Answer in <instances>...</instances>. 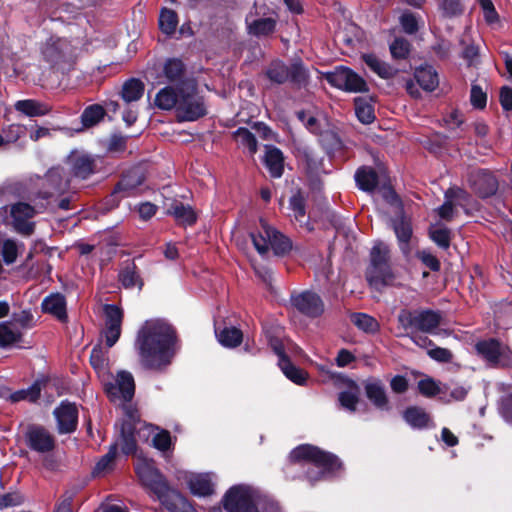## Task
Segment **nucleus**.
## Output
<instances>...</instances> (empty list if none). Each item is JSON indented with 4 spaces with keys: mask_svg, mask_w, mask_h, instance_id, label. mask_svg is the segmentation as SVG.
Masks as SVG:
<instances>
[{
    "mask_svg": "<svg viewBox=\"0 0 512 512\" xmlns=\"http://www.w3.org/2000/svg\"><path fill=\"white\" fill-rule=\"evenodd\" d=\"M175 331L161 320L146 321L138 332L136 348L142 364L160 370L170 364L175 353Z\"/></svg>",
    "mask_w": 512,
    "mask_h": 512,
    "instance_id": "1",
    "label": "nucleus"
},
{
    "mask_svg": "<svg viewBox=\"0 0 512 512\" xmlns=\"http://www.w3.org/2000/svg\"><path fill=\"white\" fill-rule=\"evenodd\" d=\"M79 56L78 43L66 37L51 36L40 46L41 62L53 73L67 74Z\"/></svg>",
    "mask_w": 512,
    "mask_h": 512,
    "instance_id": "2",
    "label": "nucleus"
},
{
    "mask_svg": "<svg viewBox=\"0 0 512 512\" xmlns=\"http://www.w3.org/2000/svg\"><path fill=\"white\" fill-rule=\"evenodd\" d=\"M289 458L292 462L302 463V467L307 470L306 477L311 482L318 481L341 467L336 456L308 444L293 449Z\"/></svg>",
    "mask_w": 512,
    "mask_h": 512,
    "instance_id": "3",
    "label": "nucleus"
},
{
    "mask_svg": "<svg viewBox=\"0 0 512 512\" xmlns=\"http://www.w3.org/2000/svg\"><path fill=\"white\" fill-rule=\"evenodd\" d=\"M389 249L382 242H377L370 252V265L366 270V280L370 287L382 291L385 287L394 285L395 275L389 264Z\"/></svg>",
    "mask_w": 512,
    "mask_h": 512,
    "instance_id": "4",
    "label": "nucleus"
},
{
    "mask_svg": "<svg viewBox=\"0 0 512 512\" xmlns=\"http://www.w3.org/2000/svg\"><path fill=\"white\" fill-rule=\"evenodd\" d=\"M179 100L176 117L179 121H196L207 113L204 99L197 92L196 84L183 81L179 85Z\"/></svg>",
    "mask_w": 512,
    "mask_h": 512,
    "instance_id": "5",
    "label": "nucleus"
},
{
    "mask_svg": "<svg viewBox=\"0 0 512 512\" xmlns=\"http://www.w3.org/2000/svg\"><path fill=\"white\" fill-rule=\"evenodd\" d=\"M254 247L259 254H266L272 249L277 256H283L292 249V242L266 221L260 220V226L256 232L250 234Z\"/></svg>",
    "mask_w": 512,
    "mask_h": 512,
    "instance_id": "6",
    "label": "nucleus"
},
{
    "mask_svg": "<svg viewBox=\"0 0 512 512\" xmlns=\"http://www.w3.org/2000/svg\"><path fill=\"white\" fill-rule=\"evenodd\" d=\"M135 472L143 486L155 494L159 501L167 503L170 488L153 460L138 457L135 463Z\"/></svg>",
    "mask_w": 512,
    "mask_h": 512,
    "instance_id": "7",
    "label": "nucleus"
},
{
    "mask_svg": "<svg viewBox=\"0 0 512 512\" xmlns=\"http://www.w3.org/2000/svg\"><path fill=\"white\" fill-rule=\"evenodd\" d=\"M0 212L4 215V222L11 225L17 233L30 236L34 232L35 222L33 218L37 212L30 204L17 202L2 207Z\"/></svg>",
    "mask_w": 512,
    "mask_h": 512,
    "instance_id": "8",
    "label": "nucleus"
},
{
    "mask_svg": "<svg viewBox=\"0 0 512 512\" xmlns=\"http://www.w3.org/2000/svg\"><path fill=\"white\" fill-rule=\"evenodd\" d=\"M143 424L136 412L128 410L126 418L120 426V435L114 444L116 448L120 446L122 452L126 455L136 451V434L140 439L146 440V432L143 431Z\"/></svg>",
    "mask_w": 512,
    "mask_h": 512,
    "instance_id": "9",
    "label": "nucleus"
},
{
    "mask_svg": "<svg viewBox=\"0 0 512 512\" xmlns=\"http://www.w3.org/2000/svg\"><path fill=\"white\" fill-rule=\"evenodd\" d=\"M223 505L227 512H258L254 490L243 484L235 485L227 491Z\"/></svg>",
    "mask_w": 512,
    "mask_h": 512,
    "instance_id": "10",
    "label": "nucleus"
},
{
    "mask_svg": "<svg viewBox=\"0 0 512 512\" xmlns=\"http://www.w3.org/2000/svg\"><path fill=\"white\" fill-rule=\"evenodd\" d=\"M326 79L332 86L347 92L357 93L368 90L366 81L356 72L344 66L327 73Z\"/></svg>",
    "mask_w": 512,
    "mask_h": 512,
    "instance_id": "11",
    "label": "nucleus"
},
{
    "mask_svg": "<svg viewBox=\"0 0 512 512\" xmlns=\"http://www.w3.org/2000/svg\"><path fill=\"white\" fill-rule=\"evenodd\" d=\"M24 440L31 451L41 455L49 454L56 446L54 435L40 425H29L24 433Z\"/></svg>",
    "mask_w": 512,
    "mask_h": 512,
    "instance_id": "12",
    "label": "nucleus"
},
{
    "mask_svg": "<svg viewBox=\"0 0 512 512\" xmlns=\"http://www.w3.org/2000/svg\"><path fill=\"white\" fill-rule=\"evenodd\" d=\"M475 348L477 353L492 365H512V351L498 340L479 341Z\"/></svg>",
    "mask_w": 512,
    "mask_h": 512,
    "instance_id": "13",
    "label": "nucleus"
},
{
    "mask_svg": "<svg viewBox=\"0 0 512 512\" xmlns=\"http://www.w3.org/2000/svg\"><path fill=\"white\" fill-rule=\"evenodd\" d=\"M71 175L82 180L98 171L101 159L82 151H72L67 157Z\"/></svg>",
    "mask_w": 512,
    "mask_h": 512,
    "instance_id": "14",
    "label": "nucleus"
},
{
    "mask_svg": "<svg viewBox=\"0 0 512 512\" xmlns=\"http://www.w3.org/2000/svg\"><path fill=\"white\" fill-rule=\"evenodd\" d=\"M105 328L102 335L108 348L116 344L121 335V324L123 320V311L120 307L107 304L104 306Z\"/></svg>",
    "mask_w": 512,
    "mask_h": 512,
    "instance_id": "15",
    "label": "nucleus"
},
{
    "mask_svg": "<svg viewBox=\"0 0 512 512\" xmlns=\"http://www.w3.org/2000/svg\"><path fill=\"white\" fill-rule=\"evenodd\" d=\"M106 392L108 397L114 402L130 401L135 392V383L132 374L127 371H120L117 374L115 382L106 385Z\"/></svg>",
    "mask_w": 512,
    "mask_h": 512,
    "instance_id": "16",
    "label": "nucleus"
},
{
    "mask_svg": "<svg viewBox=\"0 0 512 512\" xmlns=\"http://www.w3.org/2000/svg\"><path fill=\"white\" fill-rule=\"evenodd\" d=\"M291 304L300 313L311 317H319L324 312V303L320 296L311 291H303L291 296Z\"/></svg>",
    "mask_w": 512,
    "mask_h": 512,
    "instance_id": "17",
    "label": "nucleus"
},
{
    "mask_svg": "<svg viewBox=\"0 0 512 512\" xmlns=\"http://www.w3.org/2000/svg\"><path fill=\"white\" fill-rule=\"evenodd\" d=\"M469 182L472 189L482 198L494 195L498 189L496 178L486 170L473 171Z\"/></svg>",
    "mask_w": 512,
    "mask_h": 512,
    "instance_id": "18",
    "label": "nucleus"
},
{
    "mask_svg": "<svg viewBox=\"0 0 512 512\" xmlns=\"http://www.w3.org/2000/svg\"><path fill=\"white\" fill-rule=\"evenodd\" d=\"M54 416L60 434L71 433L76 429L78 410L75 404L62 402L60 406L54 410Z\"/></svg>",
    "mask_w": 512,
    "mask_h": 512,
    "instance_id": "19",
    "label": "nucleus"
},
{
    "mask_svg": "<svg viewBox=\"0 0 512 512\" xmlns=\"http://www.w3.org/2000/svg\"><path fill=\"white\" fill-rule=\"evenodd\" d=\"M270 345L278 356V365L284 375L292 382L302 385L306 381V374L303 370L295 367L284 354L283 346L278 340H271Z\"/></svg>",
    "mask_w": 512,
    "mask_h": 512,
    "instance_id": "20",
    "label": "nucleus"
},
{
    "mask_svg": "<svg viewBox=\"0 0 512 512\" xmlns=\"http://www.w3.org/2000/svg\"><path fill=\"white\" fill-rule=\"evenodd\" d=\"M41 307L43 312L53 315L59 321L67 320L66 300L63 295L56 293L45 297Z\"/></svg>",
    "mask_w": 512,
    "mask_h": 512,
    "instance_id": "21",
    "label": "nucleus"
},
{
    "mask_svg": "<svg viewBox=\"0 0 512 512\" xmlns=\"http://www.w3.org/2000/svg\"><path fill=\"white\" fill-rule=\"evenodd\" d=\"M246 24L251 35L261 37L272 33L276 26V20L272 17L256 18L252 13L247 15Z\"/></svg>",
    "mask_w": 512,
    "mask_h": 512,
    "instance_id": "22",
    "label": "nucleus"
},
{
    "mask_svg": "<svg viewBox=\"0 0 512 512\" xmlns=\"http://www.w3.org/2000/svg\"><path fill=\"white\" fill-rule=\"evenodd\" d=\"M367 398L381 410L389 409V402L386 396L385 388L381 381L376 379L368 380L365 384Z\"/></svg>",
    "mask_w": 512,
    "mask_h": 512,
    "instance_id": "23",
    "label": "nucleus"
},
{
    "mask_svg": "<svg viewBox=\"0 0 512 512\" xmlns=\"http://www.w3.org/2000/svg\"><path fill=\"white\" fill-rule=\"evenodd\" d=\"M264 164L272 177H281L284 169V158L281 150L274 146L265 145Z\"/></svg>",
    "mask_w": 512,
    "mask_h": 512,
    "instance_id": "24",
    "label": "nucleus"
},
{
    "mask_svg": "<svg viewBox=\"0 0 512 512\" xmlns=\"http://www.w3.org/2000/svg\"><path fill=\"white\" fill-rule=\"evenodd\" d=\"M442 321V315L438 311L434 310H421L417 311L416 329L429 333L435 334L436 329Z\"/></svg>",
    "mask_w": 512,
    "mask_h": 512,
    "instance_id": "25",
    "label": "nucleus"
},
{
    "mask_svg": "<svg viewBox=\"0 0 512 512\" xmlns=\"http://www.w3.org/2000/svg\"><path fill=\"white\" fill-rule=\"evenodd\" d=\"M189 488L192 494L196 496H209L213 493L214 484L212 474H194L188 480Z\"/></svg>",
    "mask_w": 512,
    "mask_h": 512,
    "instance_id": "26",
    "label": "nucleus"
},
{
    "mask_svg": "<svg viewBox=\"0 0 512 512\" xmlns=\"http://www.w3.org/2000/svg\"><path fill=\"white\" fill-rule=\"evenodd\" d=\"M179 85L166 86L159 90L155 96V105L161 110L177 109L179 100Z\"/></svg>",
    "mask_w": 512,
    "mask_h": 512,
    "instance_id": "27",
    "label": "nucleus"
},
{
    "mask_svg": "<svg viewBox=\"0 0 512 512\" xmlns=\"http://www.w3.org/2000/svg\"><path fill=\"white\" fill-rule=\"evenodd\" d=\"M46 181L51 187L52 194H62L64 193L70 186V179L66 177L63 168L61 167H53L46 174Z\"/></svg>",
    "mask_w": 512,
    "mask_h": 512,
    "instance_id": "28",
    "label": "nucleus"
},
{
    "mask_svg": "<svg viewBox=\"0 0 512 512\" xmlns=\"http://www.w3.org/2000/svg\"><path fill=\"white\" fill-rule=\"evenodd\" d=\"M14 108L29 117L44 116L51 111L49 105L33 99L19 100L15 103Z\"/></svg>",
    "mask_w": 512,
    "mask_h": 512,
    "instance_id": "29",
    "label": "nucleus"
},
{
    "mask_svg": "<svg viewBox=\"0 0 512 512\" xmlns=\"http://www.w3.org/2000/svg\"><path fill=\"white\" fill-rule=\"evenodd\" d=\"M143 431L146 432V440L152 436L153 446L159 451L165 452L171 447V436L166 430H160L150 424H143Z\"/></svg>",
    "mask_w": 512,
    "mask_h": 512,
    "instance_id": "30",
    "label": "nucleus"
},
{
    "mask_svg": "<svg viewBox=\"0 0 512 512\" xmlns=\"http://www.w3.org/2000/svg\"><path fill=\"white\" fill-rule=\"evenodd\" d=\"M414 76L417 83L426 91H434L439 84L438 74L430 65L417 68Z\"/></svg>",
    "mask_w": 512,
    "mask_h": 512,
    "instance_id": "31",
    "label": "nucleus"
},
{
    "mask_svg": "<svg viewBox=\"0 0 512 512\" xmlns=\"http://www.w3.org/2000/svg\"><path fill=\"white\" fill-rule=\"evenodd\" d=\"M362 59L364 63L381 78H392L397 72L396 69L382 61L374 54H363Z\"/></svg>",
    "mask_w": 512,
    "mask_h": 512,
    "instance_id": "32",
    "label": "nucleus"
},
{
    "mask_svg": "<svg viewBox=\"0 0 512 512\" xmlns=\"http://www.w3.org/2000/svg\"><path fill=\"white\" fill-rule=\"evenodd\" d=\"M467 193L461 189H449L445 193L446 201L437 209L438 216L446 221H450L454 217V205L452 198L465 199Z\"/></svg>",
    "mask_w": 512,
    "mask_h": 512,
    "instance_id": "33",
    "label": "nucleus"
},
{
    "mask_svg": "<svg viewBox=\"0 0 512 512\" xmlns=\"http://www.w3.org/2000/svg\"><path fill=\"white\" fill-rule=\"evenodd\" d=\"M359 395V387L355 383H352L349 385L348 389L339 393L338 402L343 409L349 413H354L359 403Z\"/></svg>",
    "mask_w": 512,
    "mask_h": 512,
    "instance_id": "34",
    "label": "nucleus"
},
{
    "mask_svg": "<svg viewBox=\"0 0 512 512\" xmlns=\"http://www.w3.org/2000/svg\"><path fill=\"white\" fill-rule=\"evenodd\" d=\"M22 339V331L13 322L3 321L0 323V346L7 347Z\"/></svg>",
    "mask_w": 512,
    "mask_h": 512,
    "instance_id": "35",
    "label": "nucleus"
},
{
    "mask_svg": "<svg viewBox=\"0 0 512 512\" xmlns=\"http://www.w3.org/2000/svg\"><path fill=\"white\" fill-rule=\"evenodd\" d=\"M168 214L172 215L176 221L183 225H192L196 221V214L189 205L181 202H175L168 209Z\"/></svg>",
    "mask_w": 512,
    "mask_h": 512,
    "instance_id": "36",
    "label": "nucleus"
},
{
    "mask_svg": "<svg viewBox=\"0 0 512 512\" xmlns=\"http://www.w3.org/2000/svg\"><path fill=\"white\" fill-rule=\"evenodd\" d=\"M355 181L361 190L371 192L377 186L378 176L372 168L362 167L356 171Z\"/></svg>",
    "mask_w": 512,
    "mask_h": 512,
    "instance_id": "37",
    "label": "nucleus"
},
{
    "mask_svg": "<svg viewBox=\"0 0 512 512\" xmlns=\"http://www.w3.org/2000/svg\"><path fill=\"white\" fill-rule=\"evenodd\" d=\"M405 421L416 429L429 427L430 416L419 407H410L403 414Z\"/></svg>",
    "mask_w": 512,
    "mask_h": 512,
    "instance_id": "38",
    "label": "nucleus"
},
{
    "mask_svg": "<svg viewBox=\"0 0 512 512\" xmlns=\"http://www.w3.org/2000/svg\"><path fill=\"white\" fill-rule=\"evenodd\" d=\"M266 76L275 84H283L289 80V67L282 61L275 60L267 67Z\"/></svg>",
    "mask_w": 512,
    "mask_h": 512,
    "instance_id": "39",
    "label": "nucleus"
},
{
    "mask_svg": "<svg viewBox=\"0 0 512 512\" xmlns=\"http://www.w3.org/2000/svg\"><path fill=\"white\" fill-rule=\"evenodd\" d=\"M216 336L221 345L228 348L237 347L243 339L241 330L236 327H225L221 331L216 332Z\"/></svg>",
    "mask_w": 512,
    "mask_h": 512,
    "instance_id": "40",
    "label": "nucleus"
},
{
    "mask_svg": "<svg viewBox=\"0 0 512 512\" xmlns=\"http://www.w3.org/2000/svg\"><path fill=\"white\" fill-rule=\"evenodd\" d=\"M142 182L143 178L137 172H130L121 179L113 194L117 195L123 192V196H130Z\"/></svg>",
    "mask_w": 512,
    "mask_h": 512,
    "instance_id": "41",
    "label": "nucleus"
},
{
    "mask_svg": "<svg viewBox=\"0 0 512 512\" xmlns=\"http://www.w3.org/2000/svg\"><path fill=\"white\" fill-rule=\"evenodd\" d=\"M144 92V84L135 78L129 79L123 85L122 98L130 103L139 100Z\"/></svg>",
    "mask_w": 512,
    "mask_h": 512,
    "instance_id": "42",
    "label": "nucleus"
},
{
    "mask_svg": "<svg viewBox=\"0 0 512 512\" xmlns=\"http://www.w3.org/2000/svg\"><path fill=\"white\" fill-rule=\"evenodd\" d=\"M355 114L363 124H370L375 119L373 106L367 99L362 97L355 99Z\"/></svg>",
    "mask_w": 512,
    "mask_h": 512,
    "instance_id": "43",
    "label": "nucleus"
},
{
    "mask_svg": "<svg viewBox=\"0 0 512 512\" xmlns=\"http://www.w3.org/2000/svg\"><path fill=\"white\" fill-rule=\"evenodd\" d=\"M431 240L440 248L448 249L451 241V231L442 225L435 224L429 229Z\"/></svg>",
    "mask_w": 512,
    "mask_h": 512,
    "instance_id": "44",
    "label": "nucleus"
},
{
    "mask_svg": "<svg viewBox=\"0 0 512 512\" xmlns=\"http://www.w3.org/2000/svg\"><path fill=\"white\" fill-rule=\"evenodd\" d=\"M163 72L169 82H178L177 85H180V83L184 81L182 80L184 65L178 59L167 60Z\"/></svg>",
    "mask_w": 512,
    "mask_h": 512,
    "instance_id": "45",
    "label": "nucleus"
},
{
    "mask_svg": "<svg viewBox=\"0 0 512 512\" xmlns=\"http://www.w3.org/2000/svg\"><path fill=\"white\" fill-rule=\"evenodd\" d=\"M234 137L237 143L246 148L251 155L256 153L258 148L256 137L247 128H238L234 133Z\"/></svg>",
    "mask_w": 512,
    "mask_h": 512,
    "instance_id": "46",
    "label": "nucleus"
},
{
    "mask_svg": "<svg viewBox=\"0 0 512 512\" xmlns=\"http://www.w3.org/2000/svg\"><path fill=\"white\" fill-rule=\"evenodd\" d=\"M105 116V110L101 105L88 106L81 115V121L85 127H91L100 122Z\"/></svg>",
    "mask_w": 512,
    "mask_h": 512,
    "instance_id": "47",
    "label": "nucleus"
},
{
    "mask_svg": "<svg viewBox=\"0 0 512 512\" xmlns=\"http://www.w3.org/2000/svg\"><path fill=\"white\" fill-rule=\"evenodd\" d=\"M178 25L177 14L173 10L162 9L159 17V27L167 35L175 32Z\"/></svg>",
    "mask_w": 512,
    "mask_h": 512,
    "instance_id": "48",
    "label": "nucleus"
},
{
    "mask_svg": "<svg viewBox=\"0 0 512 512\" xmlns=\"http://www.w3.org/2000/svg\"><path fill=\"white\" fill-rule=\"evenodd\" d=\"M351 320L360 330L367 333H374L379 329L377 320L365 313H354Z\"/></svg>",
    "mask_w": 512,
    "mask_h": 512,
    "instance_id": "49",
    "label": "nucleus"
},
{
    "mask_svg": "<svg viewBox=\"0 0 512 512\" xmlns=\"http://www.w3.org/2000/svg\"><path fill=\"white\" fill-rule=\"evenodd\" d=\"M290 208L294 219L300 224V226L308 227L304 199L300 194H295L290 198Z\"/></svg>",
    "mask_w": 512,
    "mask_h": 512,
    "instance_id": "50",
    "label": "nucleus"
},
{
    "mask_svg": "<svg viewBox=\"0 0 512 512\" xmlns=\"http://www.w3.org/2000/svg\"><path fill=\"white\" fill-rule=\"evenodd\" d=\"M41 393V383L36 381L29 388L19 390L11 395V399L14 402L21 400H28L31 402L36 401Z\"/></svg>",
    "mask_w": 512,
    "mask_h": 512,
    "instance_id": "51",
    "label": "nucleus"
},
{
    "mask_svg": "<svg viewBox=\"0 0 512 512\" xmlns=\"http://www.w3.org/2000/svg\"><path fill=\"white\" fill-rule=\"evenodd\" d=\"M308 71L301 62H295L289 67V80L297 86H305L308 83Z\"/></svg>",
    "mask_w": 512,
    "mask_h": 512,
    "instance_id": "52",
    "label": "nucleus"
},
{
    "mask_svg": "<svg viewBox=\"0 0 512 512\" xmlns=\"http://www.w3.org/2000/svg\"><path fill=\"white\" fill-rule=\"evenodd\" d=\"M10 321L22 332L34 326V317L30 310H22L18 313H13Z\"/></svg>",
    "mask_w": 512,
    "mask_h": 512,
    "instance_id": "53",
    "label": "nucleus"
},
{
    "mask_svg": "<svg viewBox=\"0 0 512 512\" xmlns=\"http://www.w3.org/2000/svg\"><path fill=\"white\" fill-rule=\"evenodd\" d=\"M465 0H442L440 9L446 17H454L463 13Z\"/></svg>",
    "mask_w": 512,
    "mask_h": 512,
    "instance_id": "54",
    "label": "nucleus"
},
{
    "mask_svg": "<svg viewBox=\"0 0 512 512\" xmlns=\"http://www.w3.org/2000/svg\"><path fill=\"white\" fill-rule=\"evenodd\" d=\"M119 280L125 288H133L138 286L142 287V282L138 274L135 272L134 267H126L119 274Z\"/></svg>",
    "mask_w": 512,
    "mask_h": 512,
    "instance_id": "55",
    "label": "nucleus"
},
{
    "mask_svg": "<svg viewBox=\"0 0 512 512\" xmlns=\"http://www.w3.org/2000/svg\"><path fill=\"white\" fill-rule=\"evenodd\" d=\"M410 51V44L404 38H396L390 44V52L395 59H405Z\"/></svg>",
    "mask_w": 512,
    "mask_h": 512,
    "instance_id": "56",
    "label": "nucleus"
},
{
    "mask_svg": "<svg viewBox=\"0 0 512 512\" xmlns=\"http://www.w3.org/2000/svg\"><path fill=\"white\" fill-rule=\"evenodd\" d=\"M418 389L426 397H433L441 392L440 384L432 378L420 380L418 382Z\"/></svg>",
    "mask_w": 512,
    "mask_h": 512,
    "instance_id": "57",
    "label": "nucleus"
},
{
    "mask_svg": "<svg viewBox=\"0 0 512 512\" xmlns=\"http://www.w3.org/2000/svg\"><path fill=\"white\" fill-rule=\"evenodd\" d=\"M117 451L116 446L111 445L109 451L102 456V458L97 462L94 472L95 473H102L110 468L112 462L114 461L116 457Z\"/></svg>",
    "mask_w": 512,
    "mask_h": 512,
    "instance_id": "58",
    "label": "nucleus"
},
{
    "mask_svg": "<svg viewBox=\"0 0 512 512\" xmlns=\"http://www.w3.org/2000/svg\"><path fill=\"white\" fill-rule=\"evenodd\" d=\"M90 362L96 370H102L105 368L107 357L100 345H97L92 349Z\"/></svg>",
    "mask_w": 512,
    "mask_h": 512,
    "instance_id": "59",
    "label": "nucleus"
},
{
    "mask_svg": "<svg viewBox=\"0 0 512 512\" xmlns=\"http://www.w3.org/2000/svg\"><path fill=\"white\" fill-rule=\"evenodd\" d=\"M169 508L174 512H196L191 503L178 493H174V501Z\"/></svg>",
    "mask_w": 512,
    "mask_h": 512,
    "instance_id": "60",
    "label": "nucleus"
},
{
    "mask_svg": "<svg viewBox=\"0 0 512 512\" xmlns=\"http://www.w3.org/2000/svg\"><path fill=\"white\" fill-rule=\"evenodd\" d=\"M428 355L435 361L447 363L452 360V353L450 350L442 347H434L428 349Z\"/></svg>",
    "mask_w": 512,
    "mask_h": 512,
    "instance_id": "61",
    "label": "nucleus"
},
{
    "mask_svg": "<svg viewBox=\"0 0 512 512\" xmlns=\"http://www.w3.org/2000/svg\"><path fill=\"white\" fill-rule=\"evenodd\" d=\"M418 258L432 271H438L440 269V262L431 252L427 250L419 251L417 254Z\"/></svg>",
    "mask_w": 512,
    "mask_h": 512,
    "instance_id": "62",
    "label": "nucleus"
},
{
    "mask_svg": "<svg viewBox=\"0 0 512 512\" xmlns=\"http://www.w3.org/2000/svg\"><path fill=\"white\" fill-rule=\"evenodd\" d=\"M470 99H471V104L475 108L482 109L486 105L487 97H486V94L481 89V87H479L477 85H473L472 89H471Z\"/></svg>",
    "mask_w": 512,
    "mask_h": 512,
    "instance_id": "63",
    "label": "nucleus"
},
{
    "mask_svg": "<svg viewBox=\"0 0 512 512\" xmlns=\"http://www.w3.org/2000/svg\"><path fill=\"white\" fill-rule=\"evenodd\" d=\"M400 23L403 30L408 34H413L417 31V20L412 13H403L400 17Z\"/></svg>",
    "mask_w": 512,
    "mask_h": 512,
    "instance_id": "64",
    "label": "nucleus"
}]
</instances>
